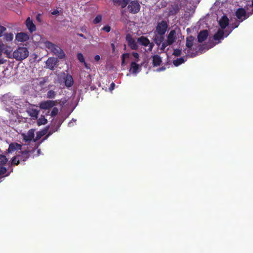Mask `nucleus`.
<instances>
[{
	"instance_id": "f257e3e1",
	"label": "nucleus",
	"mask_w": 253,
	"mask_h": 253,
	"mask_svg": "<svg viewBox=\"0 0 253 253\" xmlns=\"http://www.w3.org/2000/svg\"><path fill=\"white\" fill-rule=\"evenodd\" d=\"M225 33H216L213 38H209L207 42L199 46V50L202 52L208 50L220 42V40L223 39Z\"/></svg>"
},
{
	"instance_id": "f03ea898",
	"label": "nucleus",
	"mask_w": 253,
	"mask_h": 253,
	"mask_svg": "<svg viewBox=\"0 0 253 253\" xmlns=\"http://www.w3.org/2000/svg\"><path fill=\"white\" fill-rule=\"evenodd\" d=\"M12 48L10 46L4 44L0 41V65L4 64L6 60L2 57V54L6 55L8 58H12Z\"/></svg>"
},
{
	"instance_id": "7ed1b4c3",
	"label": "nucleus",
	"mask_w": 253,
	"mask_h": 253,
	"mask_svg": "<svg viewBox=\"0 0 253 253\" xmlns=\"http://www.w3.org/2000/svg\"><path fill=\"white\" fill-rule=\"evenodd\" d=\"M29 55V51L26 47H19L12 53V58L17 61H22Z\"/></svg>"
},
{
	"instance_id": "20e7f679",
	"label": "nucleus",
	"mask_w": 253,
	"mask_h": 253,
	"mask_svg": "<svg viewBox=\"0 0 253 253\" xmlns=\"http://www.w3.org/2000/svg\"><path fill=\"white\" fill-rule=\"evenodd\" d=\"M45 44L46 47L49 49H50L51 52L57 55L60 59L64 58L65 57L64 51L60 47L50 42H46Z\"/></svg>"
},
{
	"instance_id": "39448f33",
	"label": "nucleus",
	"mask_w": 253,
	"mask_h": 253,
	"mask_svg": "<svg viewBox=\"0 0 253 253\" xmlns=\"http://www.w3.org/2000/svg\"><path fill=\"white\" fill-rule=\"evenodd\" d=\"M218 23L222 29H225L227 26L229 25V27H230L231 29H234L235 28H236L239 25V23L238 22L235 23L234 24H232L230 23L229 24V19L227 17V16L224 15H223L218 20Z\"/></svg>"
},
{
	"instance_id": "423d86ee",
	"label": "nucleus",
	"mask_w": 253,
	"mask_h": 253,
	"mask_svg": "<svg viewBox=\"0 0 253 253\" xmlns=\"http://www.w3.org/2000/svg\"><path fill=\"white\" fill-rule=\"evenodd\" d=\"M236 16L238 20V22H242L245 19H247L250 15L247 13L246 10L243 8H239L237 9L236 11Z\"/></svg>"
},
{
	"instance_id": "0eeeda50",
	"label": "nucleus",
	"mask_w": 253,
	"mask_h": 253,
	"mask_svg": "<svg viewBox=\"0 0 253 253\" xmlns=\"http://www.w3.org/2000/svg\"><path fill=\"white\" fill-rule=\"evenodd\" d=\"M128 11L133 13L138 12L140 8V5L136 0H130L127 7Z\"/></svg>"
},
{
	"instance_id": "6e6552de",
	"label": "nucleus",
	"mask_w": 253,
	"mask_h": 253,
	"mask_svg": "<svg viewBox=\"0 0 253 253\" xmlns=\"http://www.w3.org/2000/svg\"><path fill=\"white\" fill-rule=\"evenodd\" d=\"M57 103V101L48 100L43 101L40 103V108L42 109H49L55 106Z\"/></svg>"
},
{
	"instance_id": "1a4fd4ad",
	"label": "nucleus",
	"mask_w": 253,
	"mask_h": 253,
	"mask_svg": "<svg viewBox=\"0 0 253 253\" xmlns=\"http://www.w3.org/2000/svg\"><path fill=\"white\" fill-rule=\"evenodd\" d=\"M39 112L40 111L38 109L33 106L28 107L26 109V112L33 120H37L38 119Z\"/></svg>"
},
{
	"instance_id": "9d476101",
	"label": "nucleus",
	"mask_w": 253,
	"mask_h": 253,
	"mask_svg": "<svg viewBox=\"0 0 253 253\" xmlns=\"http://www.w3.org/2000/svg\"><path fill=\"white\" fill-rule=\"evenodd\" d=\"M138 42L140 44L145 46H148V50L149 51H151L154 46V44L153 42H150L147 38L142 36L138 39Z\"/></svg>"
},
{
	"instance_id": "9b49d317",
	"label": "nucleus",
	"mask_w": 253,
	"mask_h": 253,
	"mask_svg": "<svg viewBox=\"0 0 253 253\" xmlns=\"http://www.w3.org/2000/svg\"><path fill=\"white\" fill-rule=\"evenodd\" d=\"M58 60L56 58L50 57L45 62L46 66L47 68L51 70H54V67L56 65Z\"/></svg>"
},
{
	"instance_id": "f8f14e48",
	"label": "nucleus",
	"mask_w": 253,
	"mask_h": 253,
	"mask_svg": "<svg viewBox=\"0 0 253 253\" xmlns=\"http://www.w3.org/2000/svg\"><path fill=\"white\" fill-rule=\"evenodd\" d=\"M126 40L127 42L128 46L132 49H136L138 47L137 43L135 40L132 38L130 34H127L126 36Z\"/></svg>"
},
{
	"instance_id": "ddd939ff",
	"label": "nucleus",
	"mask_w": 253,
	"mask_h": 253,
	"mask_svg": "<svg viewBox=\"0 0 253 253\" xmlns=\"http://www.w3.org/2000/svg\"><path fill=\"white\" fill-rule=\"evenodd\" d=\"M165 33H157V34L155 35L154 41L155 43L158 46H160L163 42L164 41Z\"/></svg>"
},
{
	"instance_id": "4468645a",
	"label": "nucleus",
	"mask_w": 253,
	"mask_h": 253,
	"mask_svg": "<svg viewBox=\"0 0 253 253\" xmlns=\"http://www.w3.org/2000/svg\"><path fill=\"white\" fill-rule=\"evenodd\" d=\"M168 28V25L166 21L163 20L159 22L156 27L157 32H166Z\"/></svg>"
},
{
	"instance_id": "2eb2a0df",
	"label": "nucleus",
	"mask_w": 253,
	"mask_h": 253,
	"mask_svg": "<svg viewBox=\"0 0 253 253\" xmlns=\"http://www.w3.org/2000/svg\"><path fill=\"white\" fill-rule=\"evenodd\" d=\"M16 40L19 42H23L28 41L29 36L26 33H17L15 37Z\"/></svg>"
},
{
	"instance_id": "dca6fc26",
	"label": "nucleus",
	"mask_w": 253,
	"mask_h": 253,
	"mask_svg": "<svg viewBox=\"0 0 253 253\" xmlns=\"http://www.w3.org/2000/svg\"><path fill=\"white\" fill-rule=\"evenodd\" d=\"M35 136V129H31L28 132L27 135H24L23 136L24 140L27 142L31 141L32 139L34 140Z\"/></svg>"
},
{
	"instance_id": "f3484780",
	"label": "nucleus",
	"mask_w": 253,
	"mask_h": 253,
	"mask_svg": "<svg viewBox=\"0 0 253 253\" xmlns=\"http://www.w3.org/2000/svg\"><path fill=\"white\" fill-rule=\"evenodd\" d=\"M22 145L17 143H11L9 144L7 151L9 153H12L15 150H21Z\"/></svg>"
},
{
	"instance_id": "a211bd4d",
	"label": "nucleus",
	"mask_w": 253,
	"mask_h": 253,
	"mask_svg": "<svg viewBox=\"0 0 253 253\" xmlns=\"http://www.w3.org/2000/svg\"><path fill=\"white\" fill-rule=\"evenodd\" d=\"M162 62V58L159 55L156 54L152 56V64L154 67L160 66Z\"/></svg>"
},
{
	"instance_id": "6ab92c4d",
	"label": "nucleus",
	"mask_w": 253,
	"mask_h": 253,
	"mask_svg": "<svg viewBox=\"0 0 253 253\" xmlns=\"http://www.w3.org/2000/svg\"><path fill=\"white\" fill-rule=\"evenodd\" d=\"M25 23L27 28L30 32L36 31V26L30 17L27 19Z\"/></svg>"
},
{
	"instance_id": "aec40b11",
	"label": "nucleus",
	"mask_w": 253,
	"mask_h": 253,
	"mask_svg": "<svg viewBox=\"0 0 253 253\" xmlns=\"http://www.w3.org/2000/svg\"><path fill=\"white\" fill-rule=\"evenodd\" d=\"M194 38L192 36H190L187 38L186 46L189 48L187 50V53L190 54V50L191 49V47L193 45V41Z\"/></svg>"
},
{
	"instance_id": "412c9836",
	"label": "nucleus",
	"mask_w": 253,
	"mask_h": 253,
	"mask_svg": "<svg viewBox=\"0 0 253 253\" xmlns=\"http://www.w3.org/2000/svg\"><path fill=\"white\" fill-rule=\"evenodd\" d=\"M21 154L18 155L17 157L20 158V160L22 161H26L30 156L29 153L31 152L29 150H25L21 151Z\"/></svg>"
},
{
	"instance_id": "4be33fe9",
	"label": "nucleus",
	"mask_w": 253,
	"mask_h": 253,
	"mask_svg": "<svg viewBox=\"0 0 253 253\" xmlns=\"http://www.w3.org/2000/svg\"><path fill=\"white\" fill-rule=\"evenodd\" d=\"M74 81L72 76L69 74H67L65 78V84L67 87L72 86Z\"/></svg>"
},
{
	"instance_id": "5701e85b",
	"label": "nucleus",
	"mask_w": 253,
	"mask_h": 253,
	"mask_svg": "<svg viewBox=\"0 0 253 253\" xmlns=\"http://www.w3.org/2000/svg\"><path fill=\"white\" fill-rule=\"evenodd\" d=\"M7 30L8 31H13L16 30V29L15 28V25L11 24H8L6 26L0 25V32H4Z\"/></svg>"
},
{
	"instance_id": "b1692460",
	"label": "nucleus",
	"mask_w": 253,
	"mask_h": 253,
	"mask_svg": "<svg viewBox=\"0 0 253 253\" xmlns=\"http://www.w3.org/2000/svg\"><path fill=\"white\" fill-rule=\"evenodd\" d=\"M209 33H198L197 36L198 42H202L206 40L209 36Z\"/></svg>"
},
{
	"instance_id": "393cba45",
	"label": "nucleus",
	"mask_w": 253,
	"mask_h": 253,
	"mask_svg": "<svg viewBox=\"0 0 253 253\" xmlns=\"http://www.w3.org/2000/svg\"><path fill=\"white\" fill-rule=\"evenodd\" d=\"M2 37L4 41L9 42L13 40L14 36L12 33H3Z\"/></svg>"
},
{
	"instance_id": "a878e982",
	"label": "nucleus",
	"mask_w": 253,
	"mask_h": 253,
	"mask_svg": "<svg viewBox=\"0 0 253 253\" xmlns=\"http://www.w3.org/2000/svg\"><path fill=\"white\" fill-rule=\"evenodd\" d=\"M175 33H169V34L168 36V39L166 41L168 42V44L171 45L175 42V36L174 34Z\"/></svg>"
},
{
	"instance_id": "bb28decb",
	"label": "nucleus",
	"mask_w": 253,
	"mask_h": 253,
	"mask_svg": "<svg viewBox=\"0 0 253 253\" xmlns=\"http://www.w3.org/2000/svg\"><path fill=\"white\" fill-rule=\"evenodd\" d=\"M139 66L136 62H132L130 64V70H132L133 74H135L138 72Z\"/></svg>"
},
{
	"instance_id": "cd10ccee",
	"label": "nucleus",
	"mask_w": 253,
	"mask_h": 253,
	"mask_svg": "<svg viewBox=\"0 0 253 253\" xmlns=\"http://www.w3.org/2000/svg\"><path fill=\"white\" fill-rule=\"evenodd\" d=\"M46 133V130H42V131H39L37 132L36 138L34 139V141L36 142L39 140L42 136L45 135Z\"/></svg>"
},
{
	"instance_id": "c85d7f7f",
	"label": "nucleus",
	"mask_w": 253,
	"mask_h": 253,
	"mask_svg": "<svg viewBox=\"0 0 253 253\" xmlns=\"http://www.w3.org/2000/svg\"><path fill=\"white\" fill-rule=\"evenodd\" d=\"M47 123V120L45 118L44 116L41 115L40 118L37 120V124L38 126L45 125Z\"/></svg>"
},
{
	"instance_id": "c756f323",
	"label": "nucleus",
	"mask_w": 253,
	"mask_h": 253,
	"mask_svg": "<svg viewBox=\"0 0 253 253\" xmlns=\"http://www.w3.org/2000/svg\"><path fill=\"white\" fill-rule=\"evenodd\" d=\"M185 62L184 59L182 57H180L173 60V63L174 66H178Z\"/></svg>"
},
{
	"instance_id": "7c9ffc66",
	"label": "nucleus",
	"mask_w": 253,
	"mask_h": 253,
	"mask_svg": "<svg viewBox=\"0 0 253 253\" xmlns=\"http://www.w3.org/2000/svg\"><path fill=\"white\" fill-rule=\"evenodd\" d=\"M8 159L5 155L0 154V165L3 166L7 162Z\"/></svg>"
},
{
	"instance_id": "2f4dec72",
	"label": "nucleus",
	"mask_w": 253,
	"mask_h": 253,
	"mask_svg": "<svg viewBox=\"0 0 253 253\" xmlns=\"http://www.w3.org/2000/svg\"><path fill=\"white\" fill-rule=\"evenodd\" d=\"M56 92L52 90H49L47 92L46 94V97L47 98L49 99H53L55 98L56 96Z\"/></svg>"
},
{
	"instance_id": "473e14b6",
	"label": "nucleus",
	"mask_w": 253,
	"mask_h": 253,
	"mask_svg": "<svg viewBox=\"0 0 253 253\" xmlns=\"http://www.w3.org/2000/svg\"><path fill=\"white\" fill-rule=\"evenodd\" d=\"M7 172V169L5 167H2V166H1L0 167V176H2V177H4L6 176H8L9 173H8L5 175H4Z\"/></svg>"
},
{
	"instance_id": "72a5a7b5",
	"label": "nucleus",
	"mask_w": 253,
	"mask_h": 253,
	"mask_svg": "<svg viewBox=\"0 0 253 253\" xmlns=\"http://www.w3.org/2000/svg\"><path fill=\"white\" fill-rule=\"evenodd\" d=\"M130 1V0H119V4L122 8H124L126 7L127 4L128 5Z\"/></svg>"
},
{
	"instance_id": "f704fd0d",
	"label": "nucleus",
	"mask_w": 253,
	"mask_h": 253,
	"mask_svg": "<svg viewBox=\"0 0 253 253\" xmlns=\"http://www.w3.org/2000/svg\"><path fill=\"white\" fill-rule=\"evenodd\" d=\"M129 56H130L129 54L127 53H124L122 54V55L121 56V59H122L121 65H122V66H124L126 64L125 58H128L129 57Z\"/></svg>"
},
{
	"instance_id": "c9c22d12",
	"label": "nucleus",
	"mask_w": 253,
	"mask_h": 253,
	"mask_svg": "<svg viewBox=\"0 0 253 253\" xmlns=\"http://www.w3.org/2000/svg\"><path fill=\"white\" fill-rule=\"evenodd\" d=\"M16 157H14L11 160V165H18L19 164V159Z\"/></svg>"
},
{
	"instance_id": "e433bc0d",
	"label": "nucleus",
	"mask_w": 253,
	"mask_h": 253,
	"mask_svg": "<svg viewBox=\"0 0 253 253\" xmlns=\"http://www.w3.org/2000/svg\"><path fill=\"white\" fill-rule=\"evenodd\" d=\"M77 58L80 62L84 63L85 60L82 53H78L77 54Z\"/></svg>"
},
{
	"instance_id": "4c0bfd02",
	"label": "nucleus",
	"mask_w": 253,
	"mask_h": 253,
	"mask_svg": "<svg viewBox=\"0 0 253 253\" xmlns=\"http://www.w3.org/2000/svg\"><path fill=\"white\" fill-rule=\"evenodd\" d=\"M58 109L56 107H54L52 111H51V116L52 117H55V116H56L57 115V114L58 113Z\"/></svg>"
},
{
	"instance_id": "58836bf2",
	"label": "nucleus",
	"mask_w": 253,
	"mask_h": 253,
	"mask_svg": "<svg viewBox=\"0 0 253 253\" xmlns=\"http://www.w3.org/2000/svg\"><path fill=\"white\" fill-rule=\"evenodd\" d=\"M102 19V17L100 15H97L95 19L93 20V23L95 24H97L99 23Z\"/></svg>"
},
{
	"instance_id": "ea45409f",
	"label": "nucleus",
	"mask_w": 253,
	"mask_h": 253,
	"mask_svg": "<svg viewBox=\"0 0 253 253\" xmlns=\"http://www.w3.org/2000/svg\"><path fill=\"white\" fill-rule=\"evenodd\" d=\"M161 44L162 45L161 47V49L162 50H164L167 46L170 45L169 44H168V42L167 41L163 42Z\"/></svg>"
},
{
	"instance_id": "a19ab883",
	"label": "nucleus",
	"mask_w": 253,
	"mask_h": 253,
	"mask_svg": "<svg viewBox=\"0 0 253 253\" xmlns=\"http://www.w3.org/2000/svg\"><path fill=\"white\" fill-rule=\"evenodd\" d=\"M181 51L179 49H175L173 51V54L176 56H178L181 55Z\"/></svg>"
},
{
	"instance_id": "79ce46f5",
	"label": "nucleus",
	"mask_w": 253,
	"mask_h": 253,
	"mask_svg": "<svg viewBox=\"0 0 253 253\" xmlns=\"http://www.w3.org/2000/svg\"><path fill=\"white\" fill-rule=\"evenodd\" d=\"M132 55L136 59V62H138L139 61V56L138 53H137V52H133L132 53Z\"/></svg>"
},
{
	"instance_id": "37998d69",
	"label": "nucleus",
	"mask_w": 253,
	"mask_h": 253,
	"mask_svg": "<svg viewBox=\"0 0 253 253\" xmlns=\"http://www.w3.org/2000/svg\"><path fill=\"white\" fill-rule=\"evenodd\" d=\"M41 17L42 15L41 14H38L36 16V20L40 23L42 22V21Z\"/></svg>"
},
{
	"instance_id": "c03bdc74",
	"label": "nucleus",
	"mask_w": 253,
	"mask_h": 253,
	"mask_svg": "<svg viewBox=\"0 0 253 253\" xmlns=\"http://www.w3.org/2000/svg\"><path fill=\"white\" fill-rule=\"evenodd\" d=\"M103 30L105 31L106 32H110L111 28L109 26H104L103 29Z\"/></svg>"
},
{
	"instance_id": "a18cd8bd",
	"label": "nucleus",
	"mask_w": 253,
	"mask_h": 253,
	"mask_svg": "<svg viewBox=\"0 0 253 253\" xmlns=\"http://www.w3.org/2000/svg\"><path fill=\"white\" fill-rule=\"evenodd\" d=\"M115 86V83H113H113H112L111 84H110V87H109V90H110V91L113 90L114 89Z\"/></svg>"
},
{
	"instance_id": "49530a36",
	"label": "nucleus",
	"mask_w": 253,
	"mask_h": 253,
	"mask_svg": "<svg viewBox=\"0 0 253 253\" xmlns=\"http://www.w3.org/2000/svg\"><path fill=\"white\" fill-rule=\"evenodd\" d=\"M194 11H195V10H194V9L193 8H192V9L190 10V13L188 14V13H186L185 14V16L186 17H187L189 16L190 15V14H193L194 13Z\"/></svg>"
},
{
	"instance_id": "de8ad7c7",
	"label": "nucleus",
	"mask_w": 253,
	"mask_h": 253,
	"mask_svg": "<svg viewBox=\"0 0 253 253\" xmlns=\"http://www.w3.org/2000/svg\"><path fill=\"white\" fill-rule=\"evenodd\" d=\"M100 59V57L99 55H96L94 56V60L95 61H98Z\"/></svg>"
},
{
	"instance_id": "09e8293b",
	"label": "nucleus",
	"mask_w": 253,
	"mask_h": 253,
	"mask_svg": "<svg viewBox=\"0 0 253 253\" xmlns=\"http://www.w3.org/2000/svg\"><path fill=\"white\" fill-rule=\"evenodd\" d=\"M176 10H177L176 9H174L173 10H169V14L172 15V14L175 13L176 12Z\"/></svg>"
},
{
	"instance_id": "8fccbe9b",
	"label": "nucleus",
	"mask_w": 253,
	"mask_h": 253,
	"mask_svg": "<svg viewBox=\"0 0 253 253\" xmlns=\"http://www.w3.org/2000/svg\"><path fill=\"white\" fill-rule=\"evenodd\" d=\"M59 13L58 10H55L52 12V14L53 15H57Z\"/></svg>"
},
{
	"instance_id": "3c124183",
	"label": "nucleus",
	"mask_w": 253,
	"mask_h": 253,
	"mask_svg": "<svg viewBox=\"0 0 253 253\" xmlns=\"http://www.w3.org/2000/svg\"><path fill=\"white\" fill-rule=\"evenodd\" d=\"M165 69H166V67H161V68L158 69L157 71H164Z\"/></svg>"
},
{
	"instance_id": "603ef678",
	"label": "nucleus",
	"mask_w": 253,
	"mask_h": 253,
	"mask_svg": "<svg viewBox=\"0 0 253 253\" xmlns=\"http://www.w3.org/2000/svg\"><path fill=\"white\" fill-rule=\"evenodd\" d=\"M84 65V66L87 69H89V67L87 66V64L85 63V62L84 61V63H83Z\"/></svg>"
},
{
	"instance_id": "864d4df0",
	"label": "nucleus",
	"mask_w": 253,
	"mask_h": 253,
	"mask_svg": "<svg viewBox=\"0 0 253 253\" xmlns=\"http://www.w3.org/2000/svg\"><path fill=\"white\" fill-rule=\"evenodd\" d=\"M111 46L112 47L113 51H114L115 50V48L114 44V43H112L111 44Z\"/></svg>"
},
{
	"instance_id": "5fc2aeb1",
	"label": "nucleus",
	"mask_w": 253,
	"mask_h": 253,
	"mask_svg": "<svg viewBox=\"0 0 253 253\" xmlns=\"http://www.w3.org/2000/svg\"><path fill=\"white\" fill-rule=\"evenodd\" d=\"M50 133H49L43 139V140H44L45 139H46L47 138V137H48V136L50 135Z\"/></svg>"
},
{
	"instance_id": "6e6d98bb",
	"label": "nucleus",
	"mask_w": 253,
	"mask_h": 253,
	"mask_svg": "<svg viewBox=\"0 0 253 253\" xmlns=\"http://www.w3.org/2000/svg\"><path fill=\"white\" fill-rule=\"evenodd\" d=\"M78 35L79 36H80V37H84V35H83V34H82V33H81V34L78 33Z\"/></svg>"
},
{
	"instance_id": "4d7b16f0",
	"label": "nucleus",
	"mask_w": 253,
	"mask_h": 253,
	"mask_svg": "<svg viewBox=\"0 0 253 253\" xmlns=\"http://www.w3.org/2000/svg\"><path fill=\"white\" fill-rule=\"evenodd\" d=\"M200 32H208V31L207 30H201Z\"/></svg>"
},
{
	"instance_id": "13d9d810",
	"label": "nucleus",
	"mask_w": 253,
	"mask_h": 253,
	"mask_svg": "<svg viewBox=\"0 0 253 253\" xmlns=\"http://www.w3.org/2000/svg\"><path fill=\"white\" fill-rule=\"evenodd\" d=\"M197 54H194V55H193L192 54H191V57H194V56H195Z\"/></svg>"
},
{
	"instance_id": "bf43d9fd",
	"label": "nucleus",
	"mask_w": 253,
	"mask_h": 253,
	"mask_svg": "<svg viewBox=\"0 0 253 253\" xmlns=\"http://www.w3.org/2000/svg\"><path fill=\"white\" fill-rule=\"evenodd\" d=\"M2 33H0V37H1L2 36Z\"/></svg>"
},
{
	"instance_id": "052dcab7",
	"label": "nucleus",
	"mask_w": 253,
	"mask_h": 253,
	"mask_svg": "<svg viewBox=\"0 0 253 253\" xmlns=\"http://www.w3.org/2000/svg\"><path fill=\"white\" fill-rule=\"evenodd\" d=\"M71 122L69 123V126H71Z\"/></svg>"
},
{
	"instance_id": "680f3d73",
	"label": "nucleus",
	"mask_w": 253,
	"mask_h": 253,
	"mask_svg": "<svg viewBox=\"0 0 253 253\" xmlns=\"http://www.w3.org/2000/svg\"><path fill=\"white\" fill-rule=\"evenodd\" d=\"M147 33H142V34H147Z\"/></svg>"
},
{
	"instance_id": "e2e57ef3",
	"label": "nucleus",
	"mask_w": 253,
	"mask_h": 253,
	"mask_svg": "<svg viewBox=\"0 0 253 253\" xmlns=\"http://www.w3.org/2000/svg\"><path fill=\"white\" fill-rule=\"evenodd\" d=\"M228 34H227V35H225V37H227V36H228Z\"/></svg>"
},
{
	"instance_id": "0e129e2a",
	"label": "nucleus",
	"mask_w": 253,
	"mask_h": 253,
	"mask_svg": "<svg viewBox=\"0 0 253 253\" xmlns=\"http://www.w3.org/2000/svg\"><path fill=\"white\" fill-rule=\"evenodd\" d=\"M189 29H187V32H188Z\"/></svg>"
},
{
	"instance_id": "69168bd1",
	"label": "nucleus",
	"mask_w": 253,
	"mask_h": 253,
	"mask_svg": "<svg viewBox=\"0 0 253 253\" xmlns=\"http://www.w3.org/2000/svg\"><path fill=\"white\" fill-rule=\"evenodd\" d=\"M252 4H253V1H252Z\"/></svg>"
}]
</instances>
